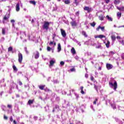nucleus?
Segmentation results:
<instances>
[{"mask_svg":"<svg viewBox=\"0 0 124 124\" xmlns=\"http://www.w3.org/2000/svg\"><path fill=\"white\" fill-rule=\"evenodd\" d=\"M108 85L110 88H113L114 91H117V89L118 88V83L115 79H110L108 82Z\"/></svg>","mask_w":124,"mask_h":124,"instance_id":"nucleus-1","label":"nucleus"},{"mask_svg":"<svg viewBox=\"0 0 124 124\" xmlns=\"http://www.w3.org/2000/svg\"><path fill=\"white\" fill-rule=\"evenodd\" d=\"M50 26V22L47 21H45L44 24L43 26V29L48 31L49 30V27Z\"/></svg>","mask_w":124,"mask_h":124,"instance_id":"nucleus-2","label":"nucleus"},{"mask_svg":"<svg viewBox=\"0 0 124 124\" xmlns=\"http://www.w3.org/2000/svg\"><path fill=\"white\" fill-rule=\"evenodd\" d=\"M18 62L19 63H22V62L23 61V54L21 53H19L18 54Z\"/></svg>","mask_w":124,"mask_h":124,"instance_id":"nucleus-3","label":"nucleus"},{"mask_svg":"<svg viewBox=\"0 0 124 124\" xmlns=\"http://www.w3.org/2000/svg\"><path fill=\"white\" fill-rule=\"evenodd\" d=\"M10 16H7V15H5L3 18V20H2V23L3 24H5V21H7V20H8V19H9Z\"/></svg>","mask_w":124,"mask_h":124,"instance_id":"nucleus-4","label":"nucleus"},{"mask_svg":"<svg viewBox=\"0 0 124 124\" xmlns=\"http://www.w3.org/2000/svg\"><path fill=\"white\" fill-rule=\"evenodd\" d=\"M83 9L85 11H87L88 13H90L92 11V8H90L89 7H88V6H85L83 8Z\"/></svg>","mask_w":124,"mask_h":124,"instance_id":"nucleus-5","label":"nucleus"},{"mask_svg":"<svg viewBox=\"0 0 124 124\" xmlns=\"http://www.w3.org/2000/svg\"><path fill=\"white\" fill-rule=\"evenodd\" d=\"M106 67L108 70H110V69H112L113 68V65L110 63H107Z\"/></svg>","mask_w":124,"mask_h":124,"instance_id":"nucleus-6","label":"nucleus"},{"mask_svg":"<svg viewBox=\"0 0 124 124\" xmlns=\"http://www.w3.org/2000/svg\"><path fill=\"white\" fill-rule=\"evenodd\" d=\"M61 31V34L63 37H66V33L65 32V31H64L63 29H61L60 30Z\"/></svg>","mask_w":124,"mask_h":124,"instance_id":"nucleus-7","label":"nucleus"},{"mask_svg":"<svg viewBox=\"0 0 124 124\" xmlns=\"http://www.w3.org/2000/svg\"><path fill=\"white\" fill-rule=\"evenodd\" d=\"M105 37H106V36L101 34V35H96L94 36V38H105Z\"/></svg>","mask_w":124,"mask_h":124,"instance_id":"nucleus-8","label":"nucleus"},{"mask_svg":"<svg viewBox=\"0 0 124 124\" xmlns=\"http://www.w3.org/2000/svg\"><path fill=\"white\" fill-rule=\"evenodd\" d=\"M16 8L17 12H19V11H20V4H19V3H17L16 5Z\"/></svg>","mask_w":124,"mask_h":124,"instance_id":"nucleus-9","label":"nucleus"},{"mask_svg":"<svg viewBox=\"0 0 124 124\" xmlns=\"http://www.w3.org/2000/svg\"><path fill=\"white\" fill-rule=\"evenodd\" d=\"M58 52H61L62 51V46H61V44H58Z\"/></svg>","mask_w":124,"mask_h":124,"instance_id":"nucleus-10","label":"nucleus"},{"mask_svg":"<svg viewBox=\"0 0 124 124\" xmlns=\"http://www.w3.org/2000/svg\"><path fill=\"white\" fill-rule=\"evenodd\" d=\"M71 25L72 27H76V26H77V23H76V21H72Z\"/></svg>","mask_w":124,"mask_h":124,"instance_id":"nucleus-11","label":"nucleus"},{"mask_svg":"<svg viewBox=\"0 0 124 124\" xmlns=\"http://www.w3.org/2000/svg\"><path fill=\"white\" fill-rule=\"evenodd\" d=\"M71 52L73 55H75V54H76V50H75V48H74V47L72 48V49L71 50Z\"/></svg>","mask_w":124,"mask_h":124,"instance_id":"nucleus-12","label":"nucleus"},{"mask_svg":"<svg viewBox=\"0 0 124 124\" xmlns=\"http://www.w3.org/2000/svg\"><path fill=\"white\" fill-rule=\"evenodd\" d=\"M98 18L100 21H103V20H104V16H103V15H100Z\"/></svg>","mask_w":124,"mask_h":124,"instance_id":"nucleus-13","label":"nucleus"},{"mask_svg":"<svg viewBox=\"0 0 124 124\" xmlns=\"http://www.w3.org/2000/svg\"><path fill=\"white\" fill-rule=\"evenodd\" d=\"M56 62L55 61L52 60L49 62V64L51 66H53L54 65V64Z\"/></svg>","mask_w":124,"mask_h":124,"instance_id":"nucleus-14","label":"nucleus"},{"mask_svg":"<svg viewBox=\"0 0 124 124\" xmlns=\"http://www.w3.org/2000/svg\"><path fill=\"white\" fill-rule=\"evenodd\" d=\"M106 18H107L108 21H109V22H112L113 21V18L109 16L108 15L106 16Z\"/></svg>","mask_w":124,"mask_h":124,"instance_id":"nucleus-15","label":"nucleus"},{"mask_svg":"<svg viewBox=\"0 0 124 124\" xmlns=\"http://www.w3.org/2000/svg\"><path fill=\"white\" fill-rule=\"evenodd\" d=\"M81 34L83 35L85 37H88V35L85 31H82Z\"/></svg>","mask_w":124,"mask_h":124,"instance_id":"nucleus-16","label":"nucleus"},{"mask_svg":"<svg viewBox=\"0 0 124 124\" xmlns=\"http://www.w3.org/2000/svg\"><path fill=\"white\" fill-rule=\"evenodd\" d=\"M80 90H81V91H80V93L82 94H85V92H84V87L83 86H81L80 87Z\"/></svg>","mask_w":124,"mask_h":124,"instance_id":"nucleus-17","label":"nucleus"},{"mask_svg":"<svg viewBox=\"0 0 124 124\" xmlns=\"http://www.w3.org/2000/svg\"><path fill=\"white\" fill-rule=\"evenodd\" d=\"M34 58L36 59H37L39 58V52H36V54L34 56Z\"/></svg>","mask_w":124,"mask_h":124,"instance_id":"nucleus-18","label":"nucleus"},{"mask_svg":"<svg viewBox=\"0 0 124 124\" xmlns=\"http://www.w3.org/2000/svg\"><path fill=\"white\" fill-rule=\"evenodd\" d=\"M65 4H70V0H63Z\"/></svg>","mask_w":124,"mask_h":124,"instance_id":"nucleus-19","label":"nucleus"},{"mask_svg":"<svg viewBox=\"0 0 124 124\" xmlns=\"http://www.w3.org/2000/svg\"><path fill=\"white\" fill-rule=\"evenodd\" d=\"M117 9L120 10V11H124V7H122L121 8L117 7Z\"/></svg>","mask_w":124,"mask_h":124,"instance_id":"nucleus-20","label":"nucleus"},{"mask_svg":"<svg viewBox=\"0 0 124 124\" xmlns=\"http://www.w3.org/2000/svg\"><path fill=\"white\" fill-rule=\"evenodd\" d=\"M46 87V85H40V86H39V88L40 89V90H44V88Z\"/></svg>","mask_w":124,"mask_h":124,"instance_id":"nucleus-21","label":"nucleus"},{"mask_svg":"<svg viewBox=\"0 0 124 124\" xmlns=\"http://www.w3.org/2000/svg\"><path fill=\"white\" fill-rule=\"evenodd\" d=\"M44 91H45V92L47 93H49L50 92H52V90L48 89V88H46L45 89H44Z\"/></svg>","mask_w":124,"mask_h":124,"instance_id":"nucleus-22","label":"nucleus"},{"mask_svg":"<svg viewBox=\"0 0 124 124\" xmlns=\"http://www.w3.org/2000/svg\"><path fill=\"white\" fill-rule=\"evenodd\" d=\"M111 40L112 41H115V40H116V36L115 35H112L111 36Z\"/></svg>","mask_w":124,"mask_h":124,"instance_id":"nucleus-23","label":"nucleus"},{"mask_svg":"<svg viewBox=\"0 0 124 124\" xmlns=\"http://www.w3.org/2000/svg\"><path fill=\"white\" fill-rule=\"evenodd\" d=\"M106 46L107 48H109V47H110V41H107Z\"/></svg>","mask_w":124,"mask_h":124,"instance_id":"nucleus-24","label":"nucleus"},{"mask_svg":"<svg viewBox=\"0 0 124 124\" xmlns=\"http://www.w3.org/2000/svg\"><path fill=\"white\" fill-rule=\"evenodd\" d=\"M30 3L33 4V5H35L36 4V2H35L34 0H31L30 1Z\"/></svg>","mask_w":124,"mask_h":124,"instance_id":"nucleus-25","label":"nucleus"},{"mask_svg":"<svg viewBox=\"0 0 124 124\" xmlns=\"http://www.w3.org/2000/svg\"><path fill=\"white\" fill-rule=\"evenodd\" d=\"M12 51H13V47H12V46L9 47L8 48V51L12 52Z\"/></svg>","mask_w":124,"mask_h":124,"instance_id":"nucleus-26","label":"nucleus"},{"mask_svg":"<svg viewBox=\"0 0 124 124\" xmlns=\"http://www.w3.org/2000/svg\"><path fill=\"white\" fill-rule=\"evenodd\" d=\"M96 23L94 22H93V23H90V25L91 27H93V28H94L95 27Z\"/></svg>","mask_w":124,"mask_h":124,"instance_id":"nucleus-27","label":"nucleus"},{"mask_svg":"<svg viewBox=\"0 0 124 124\" xmlns=\"http://www.w3.org/2000/svg\"><path fill=\"white\" fill-rule=\"evenodd\" d=\"M117 16L118 17H119V18H120L121 17H122V13H120V12H117Z\"/></svg>","mask_w":124,"mask_h":124,"instance_id":"nucleus-28","label":"nucleus"},{"mask_svg":"<svg viewBox=\"0 0 124 124\" xmlns=\"http://www.w3.org/2000/svg\"><path fill=\"white\" fill-rule=\"evenodd\" d=\"M2 34H3V35H5V28L2 29Z\"/></svg>","mask_w":124,"mask_h":124,"instance_id":"nucleus-29","label":"nucleus"},{"mask_svg":"<svg viewBox=\"0 0 124 124\" xmlns=\"http://www.w3.org/2000/svg\"><path fill=\"white\" fill-rule=\"evenodd\" d=\"M33 103V100H29L28 101V104H29V105H31V104H32Z\"/></svg>","mask_w":124,"mask_h":124,"instance_id":"nucleus-30","label":"nucleus"},{"mask_svg":"<svg viewBox=\"0 0 124 124\" xmlns=\"http://www.w3.org/2000/svg\"><path fill=\"white\" fill-rule=\"evenodd\" d=\"M114 4L117 5L120 3V0H114Z\"/></svg>","mask_w":124,"mask_h":124,"instance_id":"nucleus-31","label":"nucleus"},{"mask_svg":"<svg viewBox=\"0 0 124 124\" xmlns=\"http://www.w3.org/2000/svg\"><path fill=\"white\" fill-rule=\"evenodd\" d=\"M13 69L15 71H18V69H17V67L15 65H13Z\"/></svg>","mask_w":124,"mask_h":124,"instance_id":"nucleus-32","label":"nucleus"},{"mask_svg":"<svg viewBox=\"0 0 124 124\" xmlns=\"http://www.w3.org/2000/svg\"><path fill=\"white\" fill-rule=\"evenodd\" d=\"M97 101H98V98H96L95 99V100L94 101L93 104L95 105L96 104V102H97Z\"/></svg>","mask_w":124,"mask_h":124,"instance_id":"nucleus-33","label":"nucleus"},{"mask_svg":"<svg viewBox=\"0 0 124 124\" xmlns=\"http://www.w3.org/2000/svg\"><path fill=\"white\" fill-rule=\"evenodd\" d=\"M94 89H95L97 92H98V87L95 84H94Z\"/></svg>","mask_w":124,"mask_h":124,"instance_id":"nucleus-34","label":"nucleus"},{"mask_svg":"<svg viewBox=\"0 0 124 124\" xmlns=\"http://www.w3.org/2000/svg\"><path fill=\"white\" fill-rule=\"evenodd\" d=\"M54 109H60V106L58 105H56Z\"/></svg>","mask_w":124,"mask_h":124,"instance_id":"nucleus-35","label":"nucleus"},{"mask_svg":"<svg viewBox=\"0 0 124 124\" xmlns=\"http://www.w3.org/2000/svg\"><path fill=\"white\" fill-rule=\"evenodd\" d=\"M74 3H75V4H76V6H77V5H78V4L79 3V2H78L77 0H75Z\"/></svg>","mask_w":124,"mask_h":124,"instance_id":"nucleus-36","label":"nucleus"},{"mask_svg":"<svg viewBox=\"0 0 124 124\" xmlns=\"http://www.w3.org/2000/svg\"><path fill=\"white\" fill-rule=\"evenodd\" d=\"M101 45H98V46H96V49H100V48H101Z\"/></svg>","mask_w":124,"mask_h":124,"instance_id":"nucleus-37","label":"nucleus"},{"mask_svg":"<svg viewBox=\"0 0 124 124\" xmlns=\"http://www.w3.org/2000/svg\"><path fill=\"white\" fill-rule=\"evenodd\" d=\"M90 79H91L93 82V81H94V78L93 77V76H91V77Z\"/></svg>","mask_w":124,"mask_h":124,"instance_id":"nucleus-38","label":"nucleus"},{"mask_svg":"<svg viewBox=\"0 0 124 124\" xmlns=\"http://www.w3.org/2000/svg\"><path fill=\"white\" fill-rule=\"evenodd\" d=\"M111 106H112L113 109H114L117 108V107H116V106L115 105H111Z\"/></svg>","mask_w":124,"mask_h":124,"instance_id":"nucleus-39","label":"nucleus"},{"mask_svg":"<svg viewBox=\"0 0 124 124\" xmlns=\"http://www.w3.org/2000/svg\"><path fill=\"white\" fill-rule=\"evenodd\" d=\"M56 37V33L53 34L52 39L55 40V38Z\"/></svg>","mask_w":124,"mask_h":124,"instance_id":"nucleus-40","label":"nucleus"},{"mask_svg":"<svg viewBox=\"0 0 124 124\" xmlns=\"http://www.w3.org/2000/svg\"><path fill=\"white\" fill-rule=\"evenodd\" d=\"M75 68H72L70 69V71H71V72H73L74 71H75Z\"/></svg>","mask_w":124,"mask_h":124,"instance_id":"nucleus-41","label":"nucleus"},{"mask_svg":"<svg viewBox=\"0 0 124 124\" xmlns=\"http://www.w3.org/2000/svg\"><path fill=\"white\" fill-rule=\"evenodd\" d=\"M100 29H101V31H105L104 27H101V28H100Z\"/></svg>","mask_w":124,"mask_h":124,"instance_id":"nucleus-42","label":"nucleus"},{"mask_svg":"<svg viewBox=\"0 0 124 124\" xmlns=\"http://www.w3.org/2000/svg\"><path fill=\"white\" fill-rule=\"evenodd\" d=\"M60 64H61V65H64V62L63 61H61L60 62Z\"/></svg>","mask_w":124,"mask_h":124,"instance_id":"nucleus-43","label":"nucleus"},{"mask_svg":"<svg viewBox=\"0 0 124 124\" xmlns=\"http://www.w3.org/2000/svg\"><path fill=\"white\" fill-rule=\"evenodd\" d=\"M47 50L48 51H51V47L50 46H47Z\"/></svg>","mask_w":124,"mask_h":124,"instance_id":"nucleus-44","label":"nucleus"},{"mask_svg":"<svg viewBox=\"0 0 124 124\" xmlns=\"http://www.w3.org/2000/svg\"><path fill=\"white\" fill-rule=\"evenodd\" d=\"M109 54L110 55H114L115 54V52H114V51H111L109 52Z\"/></svg>","mask_w":124,"mask_h":124,"instance_id":"nucleus-45","label":"nucleus"},{"mask_svg":"<svg viewBox=\"0 0 124 124\" xmlns=\"http://www.w3.org/2000/svg\"><path fill=\"white\" fill-rule=\"evenodd\" d=\"M10 121L11 122H13V117H12V116H11V117H10Z\"/></svg>","mask_w":124,"mask_h":124,"instance_id":"nucleus-46","label":"nucleus"},{"mask_svg":"<svg viewBox=\"0 0 124 124\" xmlns=\"http://www.w3.org/2000/svg\"><path fill=\"white\" fill-rule=\"evenodd\" d=\"M11 23H12V24H14V23H15V20L14 19L11 20Z\"/></svg>","mask_w":124,"mask_h":124,"instance_id":"nucleus-47","label":"nucleus"},{"mask_svg":"<svg viewBox=\"0 0 124 124\" xmlns=\"http://www.w3.org/2000/svg\"><path fill=\"white\" fill-rule=\"evenodd\" d=\"M25 50L27 54H29V51L27 49V47H25Z\"/></svg>","mask_w":124,"mask_h":124,"instance_id":"nucleus-48","label":"nucleus"},{"mask_svg":"<svg viewBox=\"0 0 124 124\" xmlns=\"http://www.w3.org/2000/svg\"><path fill=\"white\" fill-rule=\"evenodd\" d=\"M4 120H8V117L7 116H5V115H4Z\"/></svg>","mask_w":124,"mask_h":124,"instance_id":"nucleus-49","label":"nucleus"},{"mask_svg":"<svg viewBox=\"0 0 124 124\" xmlns=\"http://www.w3.org/2000/svg\"><path fill=\"white\" fill-rule=\"evenodd\" d=\"M18 83H19V86H22V85H23V83H22V81H19Z\"/></svg>","mask_w":124,"mask_h":124,"instance_id":"nucleus-50","label":"nucleus"},{"mask_svg":"<svg viewBox=\"0 0 124 124\" xmlns=\"http://www.w3.org/2000/svg\"><path fill=\"white\" fill-rule=\"evenodd\" d=\"M101 28V26H99L98 28L96 29V31H99V29Z\"/></svg>","mask_w":124,"mask_h":124,"instance_id":"nucleus-51","label":"nucleus"},{"mask_svg":"<svg viewBox=\"0 0 124 124\" xmlns=\"http://www.w3.org/2000/svg\"><path fill=\"white\" fill-rule=\"evenodd\" d=\"M8 108H12V106L11 105H8Z\"/></svg>","mask_w":124,"mask_h":124,"instance_id":"nucleus-52","label":"nucleus"},{"mask_svg":"<svg viewBox=\"0 0 124 124\" xmlns=\"http://www.w3.org/2000/svg\"><path fill=\"white\" fill-rule=\"evenodd\" d=\"M79 11L77 12L76 13V15H77V16H79Z\"/></svg>","mask_w":124,"mask_h":124,"instance_id":"nucleus-53","label":"nucleus"},{"mask_svg":"<svg viewBox=\"0 0 124 124\" xmlns=\"http://www.w3.org/2000/svg\"><path fill=\"white\" fill-rule=\"evenodd\" d=\"M54 41L52 42L51 41L50 43H49V45H53V44H54Z\"/></svg>","mask_w":124,"mask_h":124,"instance_id":"nucleus-54","label":"nucleus"},{"mask_svg":"<svg viewBox=\"0 0 124 124\" xmlns=\"http://www.w3.org/2000/svg\"><path fill=\"white\" fill-rule=\"evenodd\" d=\"M106 3H109L110 2V0H105Z\"/></svg>","mask_w":124,"mask_h":124,"instance_id":"nucleus-55","label":"nucleus"},{"mask_svg":"<svg viewBox=\"0 0 124 124\" xmlns=\"http://www.w3.org/2000/svg\"><path fill=\"white\" fill-rule=\"evenodd\" d=\"M116 38H117V39H119V40H120V39H121V37H120V36H117L116 37Z\"/></svg>","mask_w":124,"mask_h":124,"instance_id":"nucleus-56","label":"nucleus"},{"mask_svg":"<svg viewBox=\"0 0 124 124\" xmlns=\"http://www.w3.org/2000/svg\"><path fill=\"white\" fill-rule=\"evenodd\" d=\"M85 77H86V78H88V77H89V75L88 74H86L85 75Z\"/></svg>","mask_w":124,"mask_h":124,"instance_id":"nucleus-57","label":"nucleus"},{"mask_svg":"<svg viewBox=\"0 0 124 124\" xmlns=\"http://www.w3.org/2000/svg\"><path fill=\"white\" fill-rule=\"evenodd\" d=\"M13 124H17V122H16V120H14L13 121Z\"/></svg>","mask_w":124,"mask_h":124,"instance_id":"nucleus-58","label":"nucleus"},{"mask_svg":"<svg viewBox=\"0 0 124 124\" xmlns=\"http://www.w3.org/2000/svg\"><path fill=\"white\" fill-rule=\"evenodd\" d=\"M16 97H20V95H19L18 94H16Z\"/></svg>","mask_w":124,"mask_h":124,"instance_id":"nucleus-59","label":"nucleus"},{"mask_svg":"<svg viewBox=\"0 0 124 124\" xmlns=\"http://www.w3.org/2000/svg\"><path fill=\"white\" fill-rule=\"evenodd\" d=\"M38 117H36V116H34V119H35V120H37Z\"/></svg>","mask_w":124,"mask_h":124,"instance_id":"nucleus-60","label":"nucleus"},{"mask_svg":"<svg viewBox=\"0 0 124 124\" xmlns=\"http://www.w3.org/2000/svg\"><path fill=\"white\" fill-rule=\"evenodd\" d=\"M12 27H13V28H15V25L14 23H12Z\"/></svg>","mask_w":124,"mask_h":124,"instance_id":"nucleus-61","label":"nucleus"},{"mask_svg":"<svg viewBox=\"0 0 124 124\" xmlns=\"http://www.w3.org/2000/svg\"><path fill=\"white\" fill-rule=\"evenodd\" d=\"M7 0H1V1L2 2H5V1H6Z\"/></svg>","mask_w":124,"mask_h":124,"instance_id":"nucleus-62","label":"nucleus"},{"mask_svg":"<svg viewBox=\"0 0 124 124\" xmlns=\"http://www.w3.org/2000/svg\"><path fill=\"white\" fill-rule=\"evenodd\" d=\"M98 70H101V67H99Z\"/></svg>","mask_w":124,"mask_h":124,"instance_id":"nucleus-63","label":"nucleus"},{"mask_svg":"<svg viewBox=\"0 0 124 124\" xmlns=\"http://www.w3.org/2000/svg\"><path fill=\"white\" fill-rule=\"evenodd\" d=\"M122 58L124 60V55L122 56Z\"/></svg>","mask_w":124,"mask_h":124,"instance_id":"nucleus-64","label":"nucleus"}]
</instances>
